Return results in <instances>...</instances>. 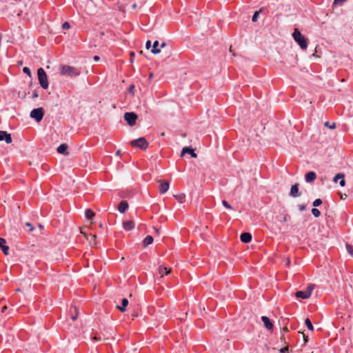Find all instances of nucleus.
<instances>
[{
  "label": "nucleus",
  "mask_w": 353,
  "mask_h": 353,
  "mask_svg": "<svg viewBox=\"0 0 353 353\" xmlns=\"http://www.w3.org/2000/svg\"><path fill=\"white\" fill-rule=\"evenodd\" d=\"M312 214L314 215V217L317 218L320 216L321 212L317 208H312Z\"/></svg>",
  "instance_id": "nucleus-28"
},
{
  "label": "nucleus",
  "mask_w": 353,
  "mask_h": 353,
  "mask_svg": "<svg viewBox=\"0 0 353 353\" xmlns=\"http://www.w3.org/2000/svg\"><path fill=\"white\" fill-rule=\"evenodd\" d=\"M61 74L63 75H68V76H79L80 74V72L78 70L77 68L63 65L61 66Z\"/></svg>",
  "instance_id": "nucleus-3"
},
{
  "label": "nucleus",
  "mask_w": 353,
  "mask_h": 353,
  "mask_svg": "<svg viewBox=\"0 0 353 353\" xmlns=\"http://www.w3.org/2000/svg\"><path fill=\"white\" fill-rule=\"evenodd\" d=\"M280 353H288L289 351L288 347H284L281 348L280 350Z\"/></svg>",
  "instance_id": "nucleus-35"
},
{
  "label": "nucleus",
  "mask_w": 353,
  "mask_h": 353,
  "mask_svg": "<svg viewBox=\"0 0 353 353\" xmlns=\"http://www.w3.org/2000/svg\"><path fill=\"white\" fill-rule=\"evenodd\" d=\"M316 174L314 172L312 171L307 172L305 176V181L307 183L314 181L316 179Z\"/></svg>",
  "instance_id": "nucleus-15"
},
{
  "label": "nucleus",
  "mask_w": 353,
  "mask_h": 353,
  "mask_svg": "<svg viewBox=\"0 0 353 353\" xmlns=\"http://www.w3.org/2000/svg\"><path fill=\"white\" fill-rule=\"evenodd\" d=\"M70 28V25L68 22L65 21L62 24V28L64 30H68Z\"/></svg>",
  "instance_id": "nucleus-33"
},
{
  "label": "nucleus",
  "mask_w": 353,
  "mask_h": 353,
  "mask_svg": "<svg viewBox=\"0 0 353 353\" xmlns=\"http://www.w3.org/2000/svg\"><path fill=\"white\" fill-rule=\"evenodd\" d=\"M117 155H119L121 154V151L120 150H118L117 152H116Z\"/></svg>",
  "instance_id": "nucleus-50"
},
{
  "label": "nucleus",
  "mask_w": 353,
  "mask_h": 353,
  "mask_svg": "<svg viewBox=\"0 0 353 353\" xmlns=\"http://www.w3.org/2000/svg\"><path fill=\"white\" fill-rule=\"evenodd\" d=\"M222 204L225 208H226L228 210L232 209V206L225 200L222 201Z\"/></svg>",
  "instance_id": "nucleus-31"
},
{
  "label": "nucleus",
  "mask_w": 353,
  "mask_h": 353,
  "mask_svg": "<svg viewBox=\"0 0 353 353\" xmlns=\"http://www.w3.org/2000/svg\"><path fill=\"white\" fill-rule=\"evenodd\" d=\"M292 36L301 49L305 50L307 48V40L299 30L295 29Z\"/></svg>",
  "instance_id": "nucleus-1"
},
{
  "label": "nucleus",
  "mask_w": 353,
  "mask_h": 353,
  "mask_svg": "<svg viewBox=\"0 0 353 353\" xmlns=\"http://www.w3.org/2000/svg\"><path fill=\"white\" fill-rule=\"evenodd\" d=\"M159 192L161 194H165L169 189V183L165 181H160Z\"/></svg>",
  "instance_id": "nucleus-12"
},
{
  "label": "nucleus",
  "mask_w": 353,
  "mask_h": 353,
  "mask_svg": "<svg viewBox=\"0 0 353 353\" xmlns=\"http://www.w3.org/2000/svg\"><path fill=\"white\" fill-rule=\"evenodd\" d=\"M346 1V0H334V3H338V2H344V1Z\"/></svg>",
  "instance_id": "nucleus-46"
},
{
  "label": "nucleus",
  "mask_w": 353,
  "mask_h": 353,
  "mask_svg": "<svg viewBox=\"0 0 353 353\" xmlns=\"http://www.w3.org/2000/svg\"><path fill=\"white\" fill-rule=\"evenodd\" d=\"M290 259H289V258H288V259H287V261H286V265H287V266H290Z\"/></svg>",
  "instance_id": "nucleus-47"
},
{
  "label": "nucleus",
  "mask_w": 353,
  "mask_h": 353,
  "mask_svg": "<svg viewBox=\"0 0 353 353\" xmlns=\"http://www.w3.org/2000/svg\"><path fill=\"white\" fill-rule=\"evenodd\" d=\"M26 226L29 227L30 228V231H32L34 228L32 227V225H31V223H26Z\"/></svg>",
  "instance_id": "nucleus-43"
},
{
  "label": "nucleus",
  "mask_w": 353,
  "mask_h": 353,
  "mask_svg": "<svg viewBox=\"0 0 353 353\" xmlns=\"http://www.w3.org/2000/svg\"><path fill=\"white\" fill-rule=\"evenodd\" d=\"M321 203H322V201H321V199H315V200L313 201V203H312V204H313V205H314V207H318V206H319L320 205H321Z\"/></svg>",
  "instance_id": "nucleus-29"
},
{
  "label": "nucleus",
  "mask_w": 353,
  "mask_h": 353,
  "mask_svg": "<svg viewBox=\"0 0 353 353\" xmlns=\"http://www.w3.org/2000/svg\"><path fill=\"white\" fill-rule=\"evenodd\" d=\"M188 153L192 158H196L197 154L194 152V150L191 148L185 147L182 149L181 156L183 157L185 154Z\"/></svg>",
  "instance_id": "nucleus-10"
},
{
  "label": "nucleus",
  "mask_w": 353,
  "mask_h": 353,
  "mask_svg": "<svg viewBox=\"0 0 353 353\" xmlns=\"http://www.w3.org/2000/svg\"><path fill=\"white\" fill-rule=\"evenodd\" d=\"M153 237L150 235H148L143 241V246L147 247L153 242Z\"/></svg>",
  "instance_id": "nucleus-22"
},
{
  "label": "nucleus",
  "mask_w": 353,
  "mask_h": 353,
  "mask_svg": "<svg viewBox=\"0 0 353 353\" xmlns=\"http://www.w3.org/2000/svg\"><path fill=\"white\" fill-rule=\"evenodd\" d=\"M325 125L328 127L330 129H334L336 128V124L333 123L332 125H329V122H325Z\"/></svg>",
  "instance_id": "nucleus-34"
},
{
  "label": "nucleus",
  "mask_w": 353,
  "mask_h": 353,
  "mask_svg": "<svg viewBox=\"0 0 353 353\" xmlns=\"http://www.w3.org/2000/svg\"><path fill=\"white\" fill-rule=\"evenodd\" d=\"M240 239L242 242L247 243L251 241L252 235L249 232H243L241 234Z\"/></svg>",
  "instance_id": "nucleus-13"
},
{
  "label": "nucleus",
  "mask_w": 353,
  "mask_h": 353,
  "mask_svg": "<svg viewBox=\"0 0 353 353\" xmlns=\"http://www.w3.org/2000/svg\"><path fill=\"white\" fill-rule=\"evenodd\" d=\"M85 236H86L87 240L89 241L90 243H92L93 241L94 245H96V243H95V240L97 238L96 235H92L90 234H86Z\"/></svg>",
  "instance_id": "nucleus-24"
},
{
  "label": "nucleus",
  "mask_w": 353,
  "mask_h": 353,
  "mask_svg": "<svg viewBox=\"0 0 353 353\" xmlns=\"http://www.w3.org/2000/svg\"><path fill=\"white\" fill-rule=\"evenodd\" d=\"M340 185L343 187L345 185V179L344 178H341L340 182Z\"/></svg>",
  "instance_id": "nucleus-40"
},
{
  "label": "nucleus",
  "mask_w": 353,
  "mask_h": 353,
  "mask_svg": "<svg viewBox=\"0 0 353 353\" xmlns=\"http://www.w3.org/2000/svg\"><path fill=\"white\" fill-rule=\"evenodd\" d=\"M159 41H155L153 43L152 48L151 50V52L154 54H159L161 52V49L158 48Z\"/></svg>",
  "instance_id": "nucleus-21"
},
{
  "label": "nucleus",
  "mask_w": 353,
  "mask_h": 353,
  "mask_svg": "<svg viewBox=\"0 0 353 353\" xmlns=\"http://www.w3.org/2000/svg\"><path fill=\"white\" fill-rule=\"evenodd\" d=\"M261 320L263 322L264 326L268 330H271L273 329V323H272V321H270V319L268 317H267L265 316H263L261 317Z\"/></svg>",
  "instance_id": "nucleus-11"
},
{
  "label": "nucleus",
  "mask_w": 353,
  "mask_h": 353,
  "mask_svg": "<svg viewBox=\"0 0 353 353\" xmlns=\"http://www.w3.org/2000/svg\"><path fill=\"white\" fill-rule=\"evenodd\" d=\"M315 285L314 284H310L309 285L305 290L302 291H297L295 293V296L296 298H300L303 299H309L311 296L312 292L314 289Z\"/></svg>",
  "instance_id": "nucleus-4"
},
{
  "label": "nucleus",
  "mask_w": 353,
  "mask_h": 353,
  "mask_svg": "<svg viewBox=\"0 0 353 353\" xmlns=\"http://www.w3.org/2000/svg\"><path fill=\"white\" fill-rule=\"evenodd\" d=\"M181 199H182V198H181V197H180L179 201H180V202H181V203H182V202H183Z\"/></svg>",
  "instance_id": "nucleus-52"
},
{
  "label": "nucleus",
  "mask_w": 353,
  "mask_h": 353,
  "mask_svg": "<svg viewBox=\"0 0 353 353\" xmlns=\"http://www.w3.org/2000/svg\"><path fill=\"white\" fill-rule=\"evenodd\" d=\"M290 219V216L289 215L286 214L283 216V222H288Z\"/></svg>",
  "instance_id": "nucleus-39"
},
{
  "label": "nucleus",
  "mask_w": 353,
  "mask_h": 353,
  "mask_svg": "<svg viewBox=\"0 0 353 353\" xmlns=\"http://www.w3.org/2000/svg\"><path fill=\"white\" fill-rule=\"evenodd\" d=\"M305 325L307 326V327L311 330V331H313L314 330V327H313V325L311 322V321L310 320V319L307 318L305 320Z\"/></svg>",
  "instance_id": "nucleus-25"
},
{
  "label": "nucleus",
  "mask_w": 353,
  "mask_h": 353,
  "mask_svg": "<svg viewBox=\"0 0 353 353\" xmlns=\"http://www.w3.org/2000/svg\"><path fill=\"white\" fill-rule=\"evenodd\" d=\"M68 146L67 144L65 143H62L61 144L57 149V152H59V154H64V155H67L68 154V152H67L68 150Z\"/></svg>",
  "instance_id": "nucleus-14"
},
{
  "label": "nucleus",
  "mask_w": 353,
  "mask_h": 353,
  "mask_svg": "<svg viewBox=\"0 0 353 353\" xmlns=\"http://www.w3.org/2000/svg\"><path fill=\"white\" fill-rule=\"evenodd\" d=\"M290 194L293 197H297L299 196L298 183H296L291 187Z\"/></svg>",
  "instance_id": "nucleus-16"
},
{
  "label": "nucleus",
  "mask_w": 353,
  "mask_h": 353,
  "mask_svg": "<svg viewBox=\"0 0 353 353\" xmlns=\"http://www.w3.org/2000/svg\"><path fill=\"white\" fill-rule=\"evenodd\" d=\"M346 249L350 255L353 256V246L350 244H346Z\"/></svg>",
  "instance_id": "nucleus-27"
},
{
  "label": "nucleus",
  "mask_w": 353,
  "mask_h": 353,
  "mask_svg": "<svg viewBox=\"0 0 353 353\" xmlns=\"http://www.w3.org/2000/svg\"><path fill=\"white\" fill-rule=\"evenodd\" d=\"M23 72L25 74H28L29 77H31V72H30V68H28V67H25V68H23Z\"/></svg>",
  "instance_id": "nucleus-32"
},
{
  "label": "nucleus",
  "mask_w": 353,
  "mask_h": 353,
  "mask_svg": "<svg viewBox=\"0 0 353 353\" xmlns=\"http://www.w3.org/2000/svg\"><path fill=\"white\" fill-rule=\"evenodd\" d=\"M39 97L38 92L37 90H34L32 94V99H36Z\"/></svg>",
  "instance_id": "nucleus-41"
},
{
  "label": "nucleus",
  "mask_w": 353,
  "mask_h": 353,
  "mask_svg": "<svg viewBox=\"0 0 353 353\" xmlns=\"http://www.w3.org/2000/svg\"><path fill=\"white\" fill-rule=\"evenodd\" d=\"M37 76L39 84L43 89H47L49 85L48 79L45 70L42 68L37 70Z\"/></svg>",
  "instance_id": "nucleus-2"
},
{
  "label": "nucleus",
  "mask_w": 353,
  "mask_h": 353,
  "mask_svg": "<svg viewBox=\"0 0 353 353\" xmlns=\"http://www.w3.org/2000/svg\"><path fill=\"white\" fill-rule=\"evenodd\" d=\"M130 55H131V57H134V53L132 52L130 53Z\"/></svg>",
  "instance_id": "nucleus-51"
},
{
  "label": "nucleus",
  "mask_w": 353,
  "mask_h": 353,
  "mask_svg": "<svg viewBox=\"0 0 353 353\" xmlns=\"http://www.w3.org/2000/svg\"><path fill=\"white\" fill-rule=\"evenodd\" d=\"M132 147H137L142 150H145L148 146V143L144 137H140L137 139L132 140L130 142Z\"/></svg>",
  "instance_id": "nucleus-5"
},
{
  "label": "nucleus",
  "mask_w": 353,
  "mask_h": 353,
  "mask_svg": "<svg viewBox=\"0 0 353 353\" xmlns=\"http://www.w3.org/2000/svg\"><path fill=\"white\" fill-rule=\"evenodd\" d=\"M166 46V43L165 42H163L161 45V48H164Z\"/></svg>",
  "instance_id": "nucleus-48"
},
{
  "label": "nucleus",
  "mask_w": 353,
  "mask_h": 353,
  "mask_svg": "<svg viewBox=\"0 0 353 353\" xmlns=\"http://www.w3.org/2000/svg\"><path fill=\"white\" fill-rule=\"evenodd\" d=\"M259 12H260V10L259 11H256L254 12V14H253L252 18V20L253 22H256L257 21Z\"/></svg>",
  "instance_id": "nucleus-30"
},
{
  "label": "nucleus",
  "mask_w": 353,
  "mask_h": 353,
  "mask_svg": "<svg viewBox=\"0 0 353 353\" xmlns=\"http://www.w3.org/2000/svg\"><path fill=\"white\" fill-rule=\"evenodd\" d=\"M128 208V203L126 201H122L120 202L118 206V210L121 213H124Z\"/></svg>",
  "instance_id": "nucleus-17"
},
{
  "label": "nucleus",
  "mask_w": 353,
  "mask_h": 353,
  "mask_svg": "<svg viewBox=\"0 0 353 353\" xmlns=\"http://www.w3.org/2000/svg\"><path fill=\"white\" fill-rule=\"evenodd\" d=\"M6 308H7V307H6V306H4V307H3V310H6Z\"/></svg>",
  "instance_id": "nucleus-53"
},
{
  "label": "nucleus",
  "mask_w": 353,
  "mask_h": 353,
  "mask_svg": "<svg viewBox=\"0 0 353 353\" xmlns=\"http://www.w3.org/2000/svg\"><path fill=\"white\" fill-rule=\"evenodd\" d=\"M134 88L135 87L134 85H130V87L128 88V92L131 94H134Z\"/></svg>",
  "instance_id": "nucleus-36"
},
{
  "label": "nucleus",
  "mask_w": 353,
  "mask_h": 353,
  "mask_svg": "<svg viewBox=\"0 0 353 353\" xmlns=\"http://www.w3.org/2000/svg\"><path fill=\"white\" fill-rule=\"evenodd\" d=\"M94 61H98L100 59V57L99 56H94L93 58Z\"/></svg>",
  "instance_id": "nucleus-45"
},
{
  "label": "nucleus",
  "mask_w": 353,
  "mask_h": 353,
  "mask_svg": "<svg viewBox=\"0 0 353 353\" xmlns=\"http://www.w3.org/2000/svg\"><path fill=\"white\" fill-rule=\"evenodd\" d=\"M74 310H75L76 314L72 315L71 318L73 321H75L77 319V309L76 307H74Z\"/></svg>",
  "instance_id": "nucleus-37"
},
{
  "label": "nucleus",
  "mask_w": 353,
  "mask_h": 353,
  "mask_svg": "<svg viewBox=\"0 0 353 353\" xmlns=\"http://www.w3.org/2000/svg\"><path fill=\"white\" fill-rule=\"evenodd\" d=\"M341 178H345V175L343 173H338L334 177V181L335 183L338 182V181L341 179Z\"/></svg>",
  "instance_id": "nucleus-26"
},
{
  "label": "nucleus",
  "mask_w": 353,
  "mask_h": 353,
  "mask_svg": "<svg viewBox=\"0 0 353 353\" xmlns=\"http://www.w3.org/2000/svg\"><path fill=\"white\" fill-rule=\"evenodd\" d=\"M159 273L163 277L164 275H168L170 273V270L165 266L161 265L159 268Z\"/></svg>",
  "instance_id": "nucleus-20"
},
{
  "label": "nucleus",
  "mask_w": 353,
  "mask_h": 353,
  "mask_svg": "<svg viewBox=\"0 0 353 353\" xmlns=\"http://www.w3.org/2000/svg\"><path fill=\"white\" fill-rule=\"evenodd\" d=\"M6 241L3 238H0V248L5 255L9 254V247L6 245Z\"/></svg>",
  "instance_id": "nucleus-9"
},
{
  "label": "nucleus",
  "mask_w": 353,
  "mask_h": 353,
  "mask_svg": "<svg viewBox=\"0 0 353 353\" xmlns=\"http://www.w3.org/2000/svg\"><path fill=\"white\" fill-rule=\"evenodd\" d=\"M128 305V300L124 298L121 301V305H117V308L119 309L121 312H124L126 310V307Z\"/></svg>",
  "instance_id": "nucleus-19"
},
{
  "label": "nucleus",
  "mask_w": 353,
  "mask_h": 353,
  "mask_svg": "<svg viewBox=\"0 0 353 353\" xmlns=\"http://www.w3.org/2000/svg\"><path fill=\"white\" fill-rule=\"evenodd\" d=\"M150 47H151V41H148L146 42V44H145V48L147 49H149Z\"/></svg>",
  "instance_id": "nucleus-42"
},
{
  "label": "nucleus",
  "mask_w": 353,
  "mask_h": 353,
  "mask_svg": "<svg viewBox=\"0 0 353 353\" xmlns=\"http://www.w3.org/2000/svg\"><path fill=\"white\" fill-rule=\"evenodd\" d=\"M302 334H303V336L304 339V342H305V343H306L308 341V336H305L303 333H302Z\"/></svg>",
  "instance_id": "nucleus-44"
},
{
  "label": "nucleus",
  "mask_w": 353,
  "mask_h": 353,
  "mask_svg": "<svg viewBox=\"0 0 353 353\" xmlns=\"http://www.w3.org/2000/svg\"><path fill=\"white\" fill-rule=\"evenodd\" d=\"M138 119V116L136 113L130 112H125L124 114V119L127 121L130 126H133L136 124V121Z\"/></svg>",
  "instance_id": "nucleus-7"
},
{
  "label": "nucleus",
  "mask_w": 353,
  "mask_h": 353,
  "mask_svg": "<svg viewBox=\"0 0 353 353\" xmlns=\"http://www.w3.org/2000/svg\"><path fill=\"white\" fill-rule=\"evenodd\" d=\"M44 115V110L42 108L33 109L30 112V117L35 119L37 122L42 120Z\"/></svg>",
  "instance_id": "nucleus-6"
},
{
  "label": "nucleus",
  "mask_w": 353,
  "mask_h": 353,
  "mask_svg": "<svg viewBox=\"0 0 353 353\" xmlns=\"http://www.w3.org/2000/svg\"><path fill=\"white\" fill-rule=\"evenodd\" d=\"M94 215H95V214H94V212L92 210L87 209L85 210V217L88 220H91Z\"/></svg>",
  "instance_id": "nucleus-23"
},
{
  "label": "nucleus",
  "mask_w": 353,
  "mask_h": 353,
  "mask_svg": "<svg viewBox=\"0 0 353 353\" xmlns=\"http://www.w3.org/2000/svg\"><path fill=\"white\" fill-rule=\"evenodd\" d=\"M123 227L125 230H131L134 228V223L132 221H125L123 223Z\"/></svg>",
  "instance_id": "nucleus-18"
},
{
  "label": "nucleus",
  "mask_w": 353,
  "mask_h": 353,
  "mask_svg": "<svg viewBox=\"0 0 353 353\" xmlns=\"http://www.w3.org/2000/svg\"><path fill=\"white\" fill-rule=\"evenodd\" d=\"M298 208L300 211H303L305 210V205H298Z\"/></svg>",
  "instance_id": "nucleus-38"
},
{
  "label": "nucleus",
  "mask_w": 353,
  "mask_h": 353,
  "mask_svg": "<svg viewBox=\"0 0 353 353\" xmlns=\"http://www.w3.org/2000/svg\"><path fill=\"white\" fill-rule=\"evenodd\" d=\"M283 332H288V328H287V327H284V328L283 329Z\"/></svg>",
  "instance_id": "nucleus-49"
},
{
  "label": "nucleus",
  "mask_w": 353,
  "mask_h": 353,
  "mask_svg": "<svg viewBox=\"0 0 353 353\" xmlns=\"http://www.w3.org/2000/svg\"><path fill=\"white\" fill-rule=\"evenodd\" d=\"M0 141H5L6 143H10L12 140L10 134L6 131H0Z\"/></svg>",
  "instance_id": "nucleus-8"
}]
</instances>
